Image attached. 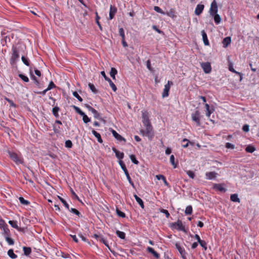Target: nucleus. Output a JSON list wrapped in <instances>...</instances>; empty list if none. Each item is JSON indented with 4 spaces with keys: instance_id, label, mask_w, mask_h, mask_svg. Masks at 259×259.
I'll list each match as a JSON object with an SVG mask.
<instances>
[{
    "instance_id": "obj_1",
    "label": "nucleus",
    "mask_w": 259,
    "mask_h": 259,
    "mask_svg": "<svg viewBox=\"0 0 259 259\" xmlns=\"http://www.w3.org/2000/svg\"><path fill=\"white\" fill-rule=\"evenodd\" d=\"M145 127V130H141L140 134L143 136L147 137L150 140H151L154 137V132L151 124L144 125Z\"/></svg>"
},
{
    "instance_id": "obj_2",
    "label": "nucleus",
    "mask_w": 259,
    "mask_h": 259,
    "mask_svg": "<svg viewBox=\"0 0 259 259\" xmlns=\"http://www.w3.org/2000/svg\"><path fill=\"white\" fill-rule=\"evenodd\" d=\"M12 55L10 59V63L12 65H14L16 64V62L19 58V50L15 46H13L12 48Z\"/></svg>"
},
{
    "instance_id": "obj_3",
    "label": "nucleus",
    "mask_w": 259,
    "mask_h": 259,
    "mask_svg": "<svg viewBox=\"0 0 259 259\" xmlns=\"http://www.w3.org/2000/svg\"><path fill=\"white\" fill-rule=\"evenodd\" d=\"M9 155L13 161L17 164H22L23 162V158L15 153L9 152Z\"/></svg>"
},
{
    "instance_id": "obj_4",
    "label": "nucleus",
    "mask_w": 259,
    "mask_h": 259,
    "mask_svg": "<svg viewBox=\"0 0 259 259\" xmlns=\"http://www.w3.org/2000/svg\"><path fill=\"white\" fill-rule=\"evenodd\" d=\"M192 119L193 121L195 122L197 126L200 125V118L201 114L199 111L196 110L194 112L191 114Z\"/></svg>"
},
{
    "instance_id": "obj_5",
    "label": "nucleus",
    "mask_w": 259,
    "mask_h": 259,
    "mask_svg": "<svg viewBox=\"0 0 259 259\" xmlns=\"http://www.w3.org/2000/svg\"><path fill=\"white\" fill-rule=\"evenodd\" d=\"M218 11V7L217 1L215 0H213L211 4L210 8L209 9V14L210 16H213V15H215L217 14Z\"/></svg>"
},
{
    "instance_id": "obj_6",
    "label": "nucleus",
    "mask_w": 259,
    "mask_h": 259,
    "mask_svg": "<svg viewBox=\"0 0 259 259\" xmlns=\"http://www.w3.org/2000/svg\"><path fill=\"white\" fill-rule=\"evenodd\" d=\"M0 228L3 231L4 236L10 233L8 225L6 224L4 220L2 219L0 220Z\"/></svg>"
},
{
    "instance_id": "obj_7",
    "label": "nucleus",
    "mask_w": 259,
    "mask_h": 259,
    "mask_svg": "<svg viewBox=\"0 0 259 259\" xmlns=\"http://www.w3.org/2000/svg\"><path fill=\"white\" fill-rule=\"evenodd\" d=\"M172 85V82L171 81H168L167 83L165 84L164 88L162 93V96L163 98L167 97L169 94V91L170 90V86Z\"/></svg>"
},
{
    "instance_id": "obj_8",
    "label": "nucleus",
    "mask_w": 259,
    "mask_h": 259,
    "mask_svg": "<svg viewBox=\"0 0 259 259\" xmlns=\"http://www.w3.org/2000/svg\"><path fill=\"white\" fill-rule=\"evenodd\" d=\"M176 248L178 250L179 252L181 254L183 259H186V252L184 247H182L179 243H176L175 244Z\"/></svg>"
},
{
    "instance_id": "obj_9",
    "label": "nucleus",
    "mask_w": 259,
    "mask_h": 259,
    "mask_svg": "<svg viewBox=\"0 0 259 259\" xmlns=\"http://www.w3.org/2000/svg\"><path fill=\"white\" fill-rule=\"evenodd\" d=\"M142 121L144 125L151 123L149 120V113L147 111L142 112Z\"/></svg>"
},
{
    "instance_id": "obj_10",
    "label": "nucleus",
    "mask_w": 259,
    "mask_h": 259,
    "mask_svg": "<svg viewBox=\"0 0 259 259\" xmlns=\"http://www.w3.org/2000/svg\"><path fill=\"white\" fill-rule=\"evenodd\" d=\"M201 66L205 73H208L211 71V68L209 63H202L201 64Z\"/></svg>"
},
{
    "instance_id": "obj_11",
    "label": "nucleus",
    "mask_w": 259,
    "mask_h": 259,
    "mask_svg": "<svg viewBox=\"0 0 259 259\" xmlns=\"http://www.w3.org/2000/svg\"><path fill=\"white\" fill-rule=\"evenodd\" d=\"M174 226H177V229L184 232H186L184 226H183L182 222L180 220H178L177 222L172 224Z\"/></svg>"
},
{
    "instance_id": "obj_12",
    "label": "nucleus",
    "mask_w": 259,
    "mask_h": 259,
    "mask_svg": "<svg viewBox=\"0 0 259 259\" xmlns=\"http://www.w3.org/2000/svg\"><path fill=\"white\" fill-rule=\"evenodd\" d=\"M119 165H120L122 169L124 171V172L126 177V178L128 180H130V176L128 172V171L126 168L124 162L122 160H120L119 161Z\"/></svg>"
},
{
    "instance_id": "obj_13",
    "label": "nucleus",
    "mask_w": 259,
    "mask_h": 259,
    "mask_svg": "<svg viewBox=\"0 0 259 259\" xmlns=\"http://www.w3.org/2000/svg\"><path fill=\"white\" fill-rule=\"evenodd\" d=\"M204 8V6L203 5H197L195 10V14L197 16L200 15L202 13Z\"/></svg>"
},
{
    "instance_id": "obj_14",
    "label": "nucleus",
    "mask_w": 259,
    "mask_h": 259,
    "mask_svg": "<svg viewBox=\"0 0 259 259\" xmlns=\"http://www.w3.org/2000/svg\"><path fill=\"white\" fill-rule=\"evenodd\" d=\"M213 188L222 192H225L226 189L224 187V185L222 184H214Z\"/></svg>"
},
{
    "instance_id": "obj_15",
    "label": "nucleus",
    "mask_w": 259,
    "mask_h": 259,
    "mask_svg": "<svg viewBox=\"0 0 259 259\" xmlns=\"http://www.w3.org/2000/svg\"><path fill=\"white\" fill-rule=\"evenodd\" d=\"M217 175V173L214 171L207 172L205 174L206 179L208 180L215 179Z\"/></svg>"
},
{
    "instance_id": "obj_16",
    "label": "nucleus",
    "mask_w": 259,
    "mask_h": 259,
    "mask_svg": "<svg viewBox=\"0 0 259 259\" xmlns=\"http://www.w3.org/2000/svg\"><path fill=\"white\" fill-rule=\"evenodd\" d=\"M117 9L112 5L110 6V12H109V19L111 20L113 18L115 13H116Z\"/></svg>"
},
{
    "instance_id": "obj_17",
    "label": "nucleus",
    "mask_w": 259,
    "mask_h": 259,
    "mask_svg": "<svg viewBox=\"0 0 259 259\" xmlns=\"http://www.w3.org/2000/svg\"><path fill=\"white\" fill-rule=\"evenodd\" d=\"M111 132H112L113 136L114 137V138L116 140H117L119 141H123L124 142L125 141V139L123 138L122 136H121L119 134H118L115 130H112Z\"/></svg>"
},
{
    "instance_id": "obj_18",
    "label": "nucleus",
    "mask_w": 259,
    "mask_h": 259,
    "mask_svg": "<svg viewBox=\"0 0 259 259\" xmlns=\"http://www.w3.org/2000/svg\"><path fill=\"white\" fill-rule=\"evenodd\" d=\"M113 151L115 153L116 157L120 159H122L124 157V153L122 152H120L119 151H118L116 148H113L112 149Z\"/></svg>"
},
{
    "instance_id": "obj_19",
    "label": "nucleus",
    "mask_w": 259,
    "mask_h": 259,
    "mask_svg": "<svg viewBox=\"0 0 259 259\" xmlns=\"http://www.w3.org/2000/svg\"><path fill=\"white\" fill-rule=\"evenodd\" d=\"M147 250L148 252L151 253L156 258H158L159 257V254L152 247H148L147 248Z\"/></svg>"
},
{
    "instance_id": "obj_20",
    "label": "nucleus",
    "mask_w": 259,
    "mask_h": 259,
    "mask_svg": "<svg viewBox=\"0 0 259 259\" xmlns=\"http://www.w3.org/2000/svg\"><path fill=\"white\" fill-rule=\"evenodd\" d=\"M202 36L203 40V42L205 46H208L209 45V41L207 39V36L206 32L204 30L201 31Z\"/></svg>"
},
{
    "instance_id": "obj_21",
    "label": "nucleus",
    "mask_w": 259,
    "mask_h": 259,
    "mask_svg": "<svg viewBox=\"0 0 259 259\" xmlns=\"http://www.w3.org/2000/svg\"><path fill=\"white\" fill-rule=\"evenodd\" d=\"M229 70L230 71H231V72H233V73H235V74H236L239 75V76H240V81H241L242 80V78H243V74H242L241 73L239 72H238V71H236V70L233 68V66H232V65H230L229 66Z\"/></svg>"
},
{
    "instance_id": "obj_22",
    "label": "nucleus",
    "mask_w": 259,
    "mask_h": 259,
    "mask_svg": "<svg viewBox=\"0 0 259 259\" xmlns=\"http://www.w3.org/2000/svg\"><path fill=\"white\" fill-rule=\"evenodd\" d=\"M231 41V39L230 37H226L225 38H224L223 40V46L225 48H226L230 44Z\"/></svg>"
},
{
    "instance_id": "obj_23",
    "label": "nucleus",
    "mask_w": 259,
    "mask_h": 259,
    "mask_svg": "<svg viewBox=\"0 0 259 259\" xmlns=\"http://www.w3.org/2000/svg\"><path fill=\"white\" fill-rule=\"evenodd\" d=\"M92 132L93 134L95 136V137L97 138L98 142L102 143L103 142V141L102 140L100 134L99 133H97L94 130H93Z\"/></svg>"
},
{
    "instance_id": "obj_24",
    "label": "nucleus",
    "mask_w": 259,
    "mask_h": 259,
    "mask_svg": "<svg viewBox=\"0 0 259 259\" xmlns=\"http://www.w3.org/2000/svg\"><path fill=\"white\" fill-rule=\"evenodd\" d=\"M10 233L5 235L6 241L9 245H13L14 244V241L13 239L10 237Z\"/></svg>"
},
{
    "instance_id": "obj_25",
    "label": "nucleus",
    "mask_w": 259,
    "mask_h": 259,
    "mask_svg": "<svg viewBox=\"0 0 259 259\" xmlns=\"http://www.w3.org/2000/svg\"><path fill=\"white\" fill-rule=\"evenodd\" d=\"M134 197L135 198L137 202L139 204L141 207L143 208L144 207V203L143 200L139 197L136 194L134 195Z\"/></svg>"
},
{
    "instance_id": "obj_26",
    "label": "nucleus",
    "mask_w": 259,
    "mask_h": 259,
    "mask_svg": "<svg viewBox=\"0 0 259 259\" xmlns=\"http://www.w3.org/2000/svg\"><path fill=\"white\" fill-rule=\"evenodd\" d=\"M230 199L233 202H240V199L238 197V195L237 194H232L230 196Z\"/></svg>"
},
{
    "instance_id": "obj_27",
    "label": "nucleus",
    "mask_w": 259,
    "mask_h": 259,
    "mask_svg": "<svg viewBox=\"0 0 259 259\" xmlns=\"http://www.w3.org/2000/svg\"><path fill=\"white\" fill-rule=\"evenodd\" d=\"M9 224L14 228L20 230V229L17 225V222L16 221H9Z\"/></svg>"
},
{
    "instance_id": "obj_28",
    "label": "nucleus",
    "mask_w": 259,
    "mask_h": 259,
    "mask_svg": "<svg viewBox=\"0 0 259 259\" xmlns=\"http://www.w3.org/2000/svg\"><path fill=\"white\" fill-rule=\"evenodd\" d=\"M8 255L12 259H15L17 257V255L14 253L12 249H10L8 251Z\"/></svg>"
},
{
    "instance_id": "obj_29",
    "label": "nucleus",
    "mask_w": 259,
    "mask_h": 259,
    "mask_svg": "<svg viewBox=\"0 0 259 259\" xmlns=\"http://www.w3.org/2000/svg\"><path fill=\"white\" fill-rule=\"evenodd\" d=\"M59 110H60V108L57 106L54 107L52 109L53 114L56 118H58L59 116V114H58V112H59Z\"/></svg>"
},
{
    "instance_id": "obj_30",
    "label": "nucleus",
    "mask_w": 259,
    "mask_h": 259,
    "mask_svg": "<svg viewBox=\"0 0 259 259\" xmlns=\"http://www.w3.org/2000/svg\"><path fill=\"white\" fill-rule=\"evenodd\" d=\"M212 16L214 17V20L215 23L217 24H219L221 22V18L219 14H216L215 15H213Z\"/></svg>"
},
{
    "instance_id": "obj_31",
    "label": "nucleus",
    "mask_w": 259,
    "mask_h": 259,
    "mask_svg": "<svg viewBox=\"0 0 259 259\" xmlns=\"http://www.w3.org/2000/svg\"><path fill=\"white\" fill-rule=\"evenodd\" d=\"M117 73V71L115 68H111L110 74L111 77L113 79H115V75Z\"/></svg>"
},
{
    "instance_id": "obj_32",
    "label": "nucleus",
    "mask_w": 259,
    "mask_h": 259,
    "mask_svg": "<svg viewBox=\"0 0 259 259\" xmlns=\"http://www.w3.org/2000/svg\"><path fill=\"white\" fill-rule=\"evenodd\" d=\"M116 234L118 237L122 239H124L125 237V234L123 232L117 230L116 231Z\"/></svg>"
},
{
    "instance_id": "obj_33",
    "label": "nucleus",
    "mask_w": 259,
    "mask_h": 259,
    "mask_svg": "<svg viewBox=\"0 0 259 259\" xmlns=\"http://www.w3.org/2000/svg\"><path fill=\"white\" fill-rule=\"evenodd\" d=\"M68 210L69 211L71 212L72 213L75 214L76 215H77L79 217H82V215H81V213H80V212L78 210H77L76 209H75V208H69V210Z\"/></svg>"
},
{
    "instance_id": "obj_34",
    "label": "nucleus",
    "mask_w": 259,
    "mask_h": 259,
    "mask_svg": "<svg viewBox=\"0 0 259 259\" xmlns=\"http://www.w3.org/2000/svg\"><path fill=\"white\" fill-rule=\"evenodd\" d=\"M23 250L25 255H29L31 252V248L28 247H23Z\"/></svg>"
},
{
    "instance_id": "obj_35",
    "label": "nucleus",
    "mask_w": 259,
    "mask_h": 259,
    "mask_svg": "<svg viewBox=\"0 0 259 259\" xmlns=\"http://www.w3.org/2000/svg\"><path fill=\"white\" fill-rule=\"evenodd\" d=\"M99 19H100V17L99 16L98 13L96 12V22L97 24L98 25L100 29L101 30H102V27L100 23Z\"/></svg>"
},
{
    "instance_id": "obj_36",
    "label": "nucleus",
    "mask_w": 259,
    "mask_h": 259,
    "mask_svg": "<svg viewBox=\"0 0 259 259\" xmlns=\"http://www.w3.org/2000/svg\"><path fill=\"white\" fill-rule=\"evenodd\" d=\"M255 148L252 146H248L247 147H246V148H245V151L247 152H248V153H252L254 151H255Z\"/></svg>"
},
{
    "instance_id": "obj_37",
    "label": "nucleus",
    "mask_w": 259,
    "mask_h": 259,
    "mask_svg": "<svg viewBox=\"0 0 259 259\" xmlns=\"http://www.w3.org/2000/svg\"><path fill=\"white\" fill-rule=\"evenodd\" d=\"M58 198L59 199H60V200L62 202V203L63 204V205H64V206L68 209V210H69V204L67 203V202L63 199L62 198V197H60V196H58Z\"/></svg>"
},
{
    "instance_id": "obj_38",
    "label": "nucleus",
    "mask_w": 259,
    "mask_h": 259,
    "mask_svg": "<svg viewBox=\"0 0 259 259\" xmlns=\"http://www.w3.org/2000/svg\"><path fill=\"white\" fill-rule=\"evenodd\" d=\"M185 213L186 214H191L192 213V207L191 205H189L186 207Z\"/></svg>"
},
{
    "instance_id": "obj_39",
    "label": "nucleus",
    "mask_w": 259,
    "mask_h": 259,
    "mask_svg": "<svg viewBox=\"0 0 259 259\" xmlns=\"http://www.w3.org/2000/svg\"><path fill=\"white\" fill-rule=\"evenodd\" d=\"M170 162L173 165L174 168H176L177 166V163L175 162V156L174 155H171L170 156Z\"/></svg>"
},
{
    "instance_id": "obj_40",
    "label": "nucleus",
    "mask_w": 259,
    "mask_h": 259,
    "mask_svg": "<svg viewBox=\"0 0 259 259\" xmlns=\"http://www.w3.org/2000/svg\"><path fill=\"white\" fill-rule=\"evenodd\" d=\"M19 200L20 203L24 205H27L30 203V202L24 199V198L22 197H20L19 198Z\"/></svg>"
},
{
    "instance_id": "obj_41",
    "label": "nucleus",
    "mask_w": 259,
    "mask_h": 259,
    "mask_svg": "<svg viewBox=\"0 0 259 259\" xmlns=\"http://www.w3.org/2000/svg\"><path fill=\"white\" fill-rule=\"evenodd\" d=\"M82 116V120L83 122L85 123L90 122L91 121L90 118L88 117V116L83 112V115H81Z\"/></svg>"
},
{
    "instance_id": "obj_42",
    "label": "nucleus",
    "mask_w": 259,
    "mask_h": 259,
    "mask_svg": "<svg viewBox=\"0 0 259 259\" xmlns=\"http://www.w3.org/2000/svg\"><path fill=\"white\" fill-rule=\"evenodd\" d=\"M92 112L94 114V116L95 118L97 119H101L100 114L98 113V112L95 110V109L92 111Z\"/></svg>"
},
{
    "instance_id": "obj_43",
    "label": "nucleus",
    "mask_w": 259,
    "mask_h": 259,
    "mask_svg": "<svg viewBox=\"0 0 259 259\" xmlns=\"http://www.w3.org/2000/svg\"><path fill=\"white\" fill-rule=\"evenodd\" d=\"M21 60L23 62V63L26 65V66H29V60L28 58L25 57L24 56H22L21 57Z\"/></svg>"
},
{
    "instance_id": "obj_44",
    "label": "nucleus",
    "mask_w": 259,
    "mask_h": 259,
    "mask_svg": "<svg viewBox=\"0 0 259 259\" xmlns=\"http://www.w3.org/2000/svg\"><path fill=\"white\" fill-rule=\"evenodd\" d=\"M130 157L134 163L136 164H138L139 163V161L137 160L135 155H130Z\"/></svg>"
},
{
    "instance_id": "obj_45",
    "label": "nucleus",
    "mask_w": 259,
    "mask_h": 259,
    "mask_svg": "<svg viewBox=\"0 0 259 259\" xmlns=\"http://www.w3.org/2000/svg\"><path fill=\"white\" fill-rule=\"evenodd\" d=\"M53 130L55 133L59 134L61 132L60 127L56 125L55 124L53 125Z\"/></svg>"
},
{
    "instance_id": "obj_46",
    "label": "nucleus",
    "mask_w": 259,
    "mask_h": 259,
    "mask_svg": "<svg viewBox=\"0 0 259 259\" xmlns=\"http://www.w3.org/2000/svg\"><path fill=\"white\" fill-rule=\"evenodd\" d=\"M19 77L21 78L24 81L27 82L29 81V78L25 75L22 74H19Z\"/></svg>"
},
{
    "instance_id": "obj_47",
    "label": "nucleus",
    "mask_w": 259,
    "mask_h": 259,
    "mask_svg": "<svg viewBox=\"0 0 259 259\" xmlns=\"http://www.w3.org/2000/svg\"><path fill=\"white\" fill-rule=\"evenodd\" d=\"M89 87L90 89V90L94 93H97V91L94 86V85L91 83H89Z\"/></svg>"
},
{
    "instance_id": "obj_48",
    "label": "nucleus",
    "mask_w": 259,
    "mask_h": 259,
    "mask_svg": "<svg viewBox=\"0 0 259 259\" xmlns=\"http://www.w3.org/2000/svg\"><path fill=\"white\" fill-rule=\"evenodd\" d=\"M116 213L119 217H120L122 218H124L125 217V213L119 210L118 209H116Z\"/></svg>"
},
{
    "instance_id": "obj_49",
    "label": "nucleus",
    "mask_w": 259,
    "mask_h": 259,
    "mask_svg": "<svg viewBox=\"0 0 259 259\" xmlns=\"http://www.w3.org/2000/svg\"><path fill=\"white\" fill-rule=\"evenodd\" d=\"M73 108L74 109V110H75V111L78 113L80 115H83V112L79 108H78V107L77 106H73Z\"/></svg>"
},
{
    "instance_id": "obj_50",
    "label": "nucleus",
    "mask_w": 259,
    "mask_h": 259,
    "mask_svg": "<svg viewBox=\"0 0 259 259\" xmlns=\"http://www.w3.org/2000/svg\"><path fill=\"white\" fill-rule=\"evenodd\" d=\"M199 243L205 250L207 249V243L204 240H202Z\"/></svg>"
},
{
    "instance_id": "obj_51",
    "label": "nucleus",
    "mask_w": 259,
    "mask_h": 259,
    "mask_svg": "<svg viewBox=\"0 0 259 259\" xmlns=\"http://www.w3.org/2000/svg\"><path fill=\"white\" fill-rule=\"evenodd\" d=\"M186 174L189 176L190 178L192 179H194L195 177V174L193 171L187 170L186 171Z\"/></svg>"
},
{
    "instance_id": "obj_52",
    "label": "nucleus",
    "mask_w": 259,
    "mask_h": 259,
    "mask_svg": "<svg viewBox=\"0 0 259 259\" xmlns=\"http://www.w3.org/2000/svg\"><path fill=\"white\" fill-rule=\"evenodd\" d=\"M65 144L67 148H70L72 147V142L69 140L66 141Z\"/></svg>"
},
{
    "instance_id": "obj_53",
    "label": "nucleus",
    "mask_w": 259,
    "mask_h": 259,
    "mask_svg": "<svg viewBox=\"0 0 259 259\" xmlns=\"http://www.w3.org/2000/svg\"><path fill=\"white\" fill-rule=\"evenodd\" d=\"M119 34L120 36H121L122 38H123V39H125L124 31L122 28H119Z\"/></svg>"
},
{
    "instance_id": "obj_54",
    "label": "nucleus",
    "mask_w": 259,
    "mask_h": 259,
    "mask_svg": "<svg viewBox=\"0 0 259 259\" xmlns=\"http://www.w3.org/2000/svg\"><path fill=\"white\" fill-rule=\"evenodd\" d=\"M100 241H101V242H102L103 243H104L107 247H108L109 248V245L108 244V242L107 241L104 239L103 236H102L101 237H100Z\"/></svg>"
},
{
    "instance_id": "obj_55",
    "label": "nucleus",
    "mask_w": 259,
    "mask_h": 259,
    "mask_svg": "<svg viewBox=\"0 0 259 259\" xmlns=\"http://www.w3.org/2000/svg\"><path fill=\"white\" fill-rule=\"evenodd\" d=\"M73 95L74 97L76 98L79 101L81 102L82 101V99L76 92H74L73 93Z\"/></svg>"
},
{
    "instance_id": "obj_56",
    "label": "nucleus",
    "mask_w": 259,
    "mask_h": 259,
    "mask_svg": "<svg viewBox=\"0 0 259 259\" xmlns=\"http://www.w3.org/2000/svg\"><path fill=\"white\" fill-rule=\"evenodd\" d=\"M154 10L157 13H159L162 14H164V12L158 6H155L154 7Z\"/></svg>"
},
{
    "instance_id": "obj_57",
    "label": "nucleus",
    "mask_w": 259,
    "mask_h": 259,
    "mask_svg": "<svg viewBox=\"0 0 259 259\" xmlns=\"http://www.w3.org/2000/svg\"><path fill=\"white\" fill-rule=\"evenodd\" d=\"M182 142L183 143L186 142V143H185V144L182 145V147H184V148H187L188 146L189 143L190 142L189 141L188 139H184L182 140Z\"/></svg>"
},
{
    "instance_id": "obj_58",
    "label": "nucleus",
    "mask_w": 259,
    "mask_h": 259,
    "mask_svg": "<svg viewBox=\"0 0 259 259\" xmlns=\"http://www.w3.org/2000/svg\"><path fill=\"white\" fill-rule=\"evenodd\" d=\"M109 84H110L111 88H112V90L114 92H115L117 90L116 85L114 84V83L111 80H110Z\"/></svg>"
},
{
    "instance_id": "obj_59",
    "label": "nucleus",
    "mask_w": 259,
    "mask_h": 259,
    "mask_svg": "<svg viewBox=\"0 0 259 259\" xmlns=\"http://www.w3.org/2000/svg\"><path fill=\"white\" fill-rule=\"evenodd\" d=\"M160 212L163 213H164V214H165V216H166V217L167 218H169V213L168 211L167 210L164 209H161L160 210Z\"/></svg>"
},
{
    "instance_id": "obj_60",
    "label": "nucleus",
    "mask_w": 259,
    "mask_h": 259,
    "mask_svg": "<svg viewBox=\"0 0 259 259\" xmlns=\"http://www.w3.org/2000/svg\"><path fill=\"white\" fill-rule=\"evenodd\" d=\"M226 148H228V149H234L235 148V146L234 145L230 143H227L226 144Z\"/></svg>"
},
{
    "instance_id": "obj_61",
    "label": "nucleus",
    "mask_w": 259,
    "mask_h": 259,
    "mask_svg": "<svg viewBox=\"0 0 259 259\" xmlns=\"http://www.w3.org/2000/svg\"><path fill=\"white\" fill-rule=\"evenodd\" d=\"M54 88H55V85L54 83V82L52 81H51L50 82V83L49 84V86H48V87L47 89L49 91V90H50Z\"/></svg>"
},
{
    "instance_id": "obj_62",
    "label": "nucleus",
    "mask_w": 259,
    "mask_h": 259,
    "mask_svg": "<svg viewBox=\"0 0 259 259\" xmlns=\"http://www.w3.org/2000/svg\"><path fill=\"white\" fill-rule=\"evenodd\" d=\"M242 130L244 132H248L249 130V126L248 124H245L243 126Z\"/></svg>"
},
{
    "instance_id": "obj_63",
    "label": "nucleus",
    "mask_w": 259,
    "mask_h": 259,
    "mask_svg": "<svg viewBox=\"0 0 259 259\" xmlns=\"http://www.w3.org/2000/svg\"><path fill=\"white\" fill-rule=\"evenodd\" d=\"M156 178L158 180H162V181H165V179L164 176L162 175H156Z\"/></svg>"
},
{
    "instance_id": "obj_64",
    "label": "nucleus",
    "mask_w": 259,
    "mask_h": 259,
    "mask_svg": "<svg viewBox=\"0 0 259 259\" xmlns=\"http://www.w3.org/2000/svg\"><path fill=\"white\" fill-rule=\"evenodd\" d=\"M146 65H147V68L149 70L151 71L152 70V68H151V67L150 61L149 60L147 61V62H146Z\"/></svg>"
}]
</instances>
